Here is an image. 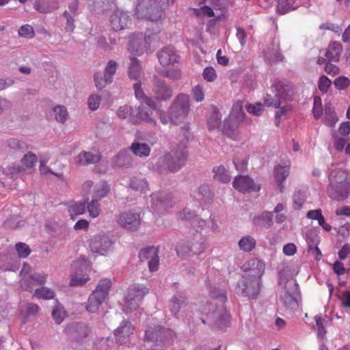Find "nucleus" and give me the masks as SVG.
Listing matches in <instances>:
<instances>
[{"instance_id": "obj_4", "label": "nucleus", "mask_w": 350, "mask_h": 350, "mask_svg": "<svg viewBox=\"0 0 350 350\" xmlns=\"http://www.w3.org/2000/svg\"><path fill=\"white\" fill-rule=\"evenodd\" d=\"M174 337L171 329L163 328L156 323H150L145 329L144 340L153 342L157 347L169 345Z\"/></svg>"}, {"instance_id": "obj_28", "label": "nucleus", "mask_w": 350, "mask_h": 350, "mask_svg": "<svg viewBox=\"0 0 350 350\" xmlns=\"http://www.w3.org/2000/svg\"><path fill=\"white\" fill-rule=\"evenodd\" d=\"M133 89L136 98L140 100L142 103H145L152 109L157 108V103L155 100L152 98L148 97L145 94L143 89L142 88L141 82L135 83L133 85Z\"/></svg>"}, {"instance_id": "obj_21", "label": "nucleus", "mask_w": 350, "mask_h": 350, "mask_svg": "<svg viewBox=\"0 0 350 350\" xmlns=\"http://www.w3.org/2000/svg\"><path fill=\"white\" fill-rule=\"evenodd\" d=\"M110 24L114 31H121L128 27L131 19L126 12L117 9L111 15Z\"/></svg>"}, {"instance_id": "obj_29", "label": "nucleus", "mask_w": 350, "mask_h": 350, "mask_svg": "<svg viewBox=\"0 0 350 350\" xmlns=\"http://www.w3.org/2000/svg\"><path fill=\"white\" fill-rule=\"evenodd\" d=\"M75 162L80 165H87L92 163H96L100 160L98 154H93L90 152L82 151L75 157Z\"/></svg>"}, {"instance_id": "obj_47", "label": "nucleus", "mask_w": 350, "mask_h": 350, "mask_svg": "<svg viewBox=\"0 0 350 350\" xmlns=\"http://www.w3.org/2000/svg\"><path fill=\"white\" fill-rule=\"evenodd\" d=\"M86 204L83 202H76L68 206V212L72 218L80 215L85 211Z\"/></svg>"}, {"instance_id": "obj_6", "label": "nucleus", "mask_w": 350, "mask_h": 350, "mask_svg": "<svg viewBox=\"0 0 350 350\" xmlns=\"http://www.w3.org/2000/svg\"><path fill=\"white\" fill-rule=\"evenodd\" d=\"M136 14L150 21H158L164 15V10L158 0H142L136 6Z\"/></svg>"}, {"instance_id": "obj_5", "label": "nucleus", "mask_w": 350, "mask_h": 350, "mask_svg": "<svg viewBox=\"0 0 350 350\" xmlns=\"http://www.w3.org/2000/svg\"><path fill=\"white\" fill-rule=\"evenodd\" d=\"M190 109V100L187 94H179L173 100L168 109L170 122L178 124L188 115Z\"/></svg>"}, {"instance_id": "obj_37", "label": "nucleus", "mask_w": 350, "mask_h": 350, "mask_svg": "<svg viewBox=\"0 0 350 350\" xmlns=\"http://www.w3.org/2000/svg\"><path fill=\"white\" fill-rule=\"evenodd\" d=\"M213 193L208 185H200L196 191V198L199 201L208 203L212 201Z\"/></svg>"}, {"instance_id": "obj_30", "label": "nucleus", "mask_w": 350, "mask_h": 350, "mask_svg": "<svg viewBox=\"0 0 350 350\" xmlns=\"http://www.w3.org/2000/svg\"><path fill=\"white\" fill-rule=\"evenodd\" d=\"M187 305V299L183 293L174 295L170 300V310L173 315L176 316L180 310Z\"/></svg>"}, {"instance_id": "obj_38", "label": "nucleus", "mask_w": 350, "mask_h": 350, "mask_svg": "<svg viewBox=\"0 0 350 350\" xmlns=\"http://www.w3.org/2000/svg\"><path fill=\"white\" fill-rule=\"evenodd\" d=\"M130 64L128 70V75L131 79L138 80L142 72V68L139 60L133 57H130Z\"/></svg>"}, {"instance_id": "obj_7", "label": "nucleus", "mask_w": 350, "mask_h": 350, "mask_svg": "<svg viewBox=\"0 0 350 350\" xmlns=\"http://www.w3.org/2000/svg\"><path fill=\"white\" fill-rule=\"evenodd\" d=\"M148 293V289L143 285L133 284L131 286L126 292L124 298L123 310L128 313L130 311L137 309L144 297Z\"/></svg>"}, {"instance_id": "obj_3", "label": "nucleus", "mask_w": 350, "mask_h": 350, "mask_svg": "<svg viewBox=\"0 0 350 350\" xmlns=\"http://www.w3.org/2000/svg\"><path fill=\"white\" fill-rule=\"evenodd\" d=\"M274 95L267 94L264 104L267 107L278 108L282 101L291 100L294 94L293 87L287 81H275L271 85Z\"/></svg>"}, {"instance_id": "obj_63", "label": "nucleus", "mask_w": 350, "mask_h": 350, "mask_svg": "<svg viewBox=\"0 0 350 350\" xmlns=\"http://www.w3.org/2000/svg\"><path fill=\"white\" fill-rule=\"evenodd\" d=\"M334 85L338 90H345L350 85V80L345 76H340L335 79Z\"/></svg>"}, {"instance_id": "obj_13", "label": "nucleus", "mask_w": 350, "mask_h": 350, "mask_svg": "<svg viewBox=\"0 0 350 350\" xmlns=\"http://www.w3.org/2000/svg\"><path fill=\"white\" fill-rule=\"evenodd\" d=\"M281 299L284 304L290 309H295L298 306L299 290L295 281H288L286 283V290Z\"/></svg>"}, {"instance_id": "obj_42", "label": "nucleus", "mask_w": 350, "mask_h": 350, "mask_svg": "<svg viewBox=\"0 0 350 350\" xmlns=\"http://www.w3.org/2000/svg\"><path fill=\"white\" fill-rule=\"evenodd\" d=\"M52 317L57 324L62 323L64 319L67 317L66 312L64 307L56 301V304L52 311Z\"/></svg>"}, {"instance_id": "obj_53", "label": "nucleus", "mask_w": 350, "mask_h": 350, "mask_svg": "<svg viewBox=\"0 0 350 350\" xmlns=\"http://www.w3.org/2000/svg\"><path fill=\"white\" fill-rule=\"evenodd\" d=\"M118 224L128 231H136L140 226V220H118Z\"/></svg>"}, {"instance_id": "obj_48", "label": "nucleus", "mask_w": 350, "mask_h": 350, "mask_svg": "<svg viewBox=\"0 0 350 350\" xmlns=\"http://www.w3.org/2000/svg\"><path fill=\"white\" fill-rule=\"evenodd\" d=\"M33 295L38 299H51L54 297L55 293L52 289L42 286L36 289Z\"/></svg>"}, {"instance_id": "obj_49", "label": "nucleus", "mask_w": 350, "mask_h": 350, "mask_svg": "<svg viewBox=\"0 0 350 350\" xmlns=\"http://www.w3.org/2000/svg\"><path fill=\"white\" fill-rule=\"evenodd\" d=\"M109 189L105 181H100L94 187L93 199L102 198L106 196Z\"/></svg>"}, {"instance_id": "obj_51", "label": "nucleus", "mask_w": 350, "mask_h": 350, "mask_svg": "<svg viewBox=\"0 0 350 350\" xmlns=\"http://www.w3.org/2000/svg\"><path fill=\"white\" fill-rule=\"evenodd\" d=\"M306 199V193L303 191H296L293 196V208L295 210L301 208Z\"/></svg>"}, {"instance_id": "obj_24", "label": "nucleus", "mask_w": 350, "mask_h": 350, "mask_svg": "<svg viewBox=\"0 0 350 350\" xmlns=\"http://www.w3.org/2000/svg\"><path fill=\"white\" fill-rule=\"evenodd\" d=\"M265 264L258 258H252L243 265L244 275H250V278H261L265 270Z\"/></svg>"}, {"instance_id": "obj_10", "label": "nucleus", "mask_w": 350, "mask_h": 350, "mask_svg": "<svg viewBox=\"0 0 350 350\" xmlns=\"http://www.w3.org/2000/svg\"><path fill=\"white\" fill-rule=\"evenodd\" d=\"M245 114L239 103L233 105L232 112L228 118L224 121L222 132L229 137H232L240 122L244 119Z\"/></svg>"}, {"instance_id": "obj_25", "label": "nucleus", "mask_w": 350, "mask_h": 350, "mask_svg": "<svg viewBox=\"0 0 350 350\" xmlns=\"http://www.w3.org/2000/svg\"><path fill=\"white\" fill-rule=\"evenodd\" d=\"M134 116H133V124H139L143 121L152 126H157L156 120L152 117V111L148 109L142 104L134 109Z\"/></svg>"}, {"instance_id": "obj_2", "label": "nucleus", "mask_w": 350, "mask_h": 350, "mask_svg": "<svg viewBox=\"0 0 350 350\" xmlns=\"http://www.w3.org/2000/svg\"><path fill=\"white\" fill-rule=\"evenodd\" d=\"M348 176L349 174L342 170H335L330 172L328 193L332 198L341 200L349 195L350 182L348 180Z\"/></svg>"}, {"instance_id": "obj_62", "label": "nucleus", "mask_w": 350, "mask_h": 350, "mask_svg": "<svg viewBox=\"0 0 350 350\" xmlns=\"http://www.w3.org/2000/svg\"><path fill=\"white\" fill-rule=\"evenodd\" d=\"M98 350H115L114 342L109 338H102L97 345Z\"/></svg>"}, {"instance_id": "obj_61", "label": "nucleus", "mask_w": 350, "mask_h": 350, "mask_svg": "<svg viewBox=\"0 0 350 350\" xmlns=\"http://www.w3.org/2000/svg\"><path fill=\"white\" fill-rule=\"evenodd\" d=\"M87 209L90 216L92 218L97 217L99 215V203L97 199H92L91 202L87 206Z\"/></svg>"}, {"instance_id": "obj_56", "label": "nucleus", "mask_w": 350, "mask_h": 350, "mask_svg": "<svg viewBox=\"0 0 350 350\" xmlns=\"http://www.w3.org/2000/svg\"><path fill=\"white\" fill-rule=\"evenodd\" d=\"M145 216V213L140 208H134L129 212H124L121 214L120 219H141Z\"/></svg>"}, {"instance_id": "obj_57", "label": "nucleus", "mask_w": 350, "mask_h": 350, "mask_svg": "<svg viewBox=\"0 0 350 350\" xmlns=\"http://www.w3.org/2000/svg\"><path fill=\"white\" fill-rule=\"evenodd\" d=\"M63 17L66 20V23L65 26L66 31L68 32L73 31L75 28V18L77 16L70 14V12H68V11L65 10L63 13Z\"/></svg>"}, {"instance_id": "obj_19", "label": "nucleus", "mask_w": 350, "mask_h": 350, "mask_svg": "<svg viewBox=\"0 0 350 350\" xmlns=\"http://www.w3.org/2000/svg\"><path fill=\"white\" fill-rule=\"evenodd\" d=\"M233 187L240 192L258 191L260 187L255 184L249 176L239 175L232 182Z\"/></svg>"}, {"instance_id": "obj_20", "label": "nucleus", "mask_w": 350, "mask_h": 350, "mask_svg": "<svg viewBox=\"0 0 350 350\" xmlns=\"http://www.w3.org/2000/svg\"><path fill=\"white\" fill-rule=\"evenodd\" d=\"M157 58L163 67L174 66L178 63L180 57L172 46H165L157 52Z\"/></svg>"}, {"instance_id": "obj_54", "label": "nucleus", "mask_w": 350, "mask_h": 350, "mask_svg": "<svg viewBox=\"0 0 350 350\" xmlns=\"http://www.w3.org/2000/svg\"><path fill=\"white\" fill-rule=\"evenodd\" d=\"M40 310V308L37 304L28 303L21 307V313L25 317L35 316Z\"/></svg>"}, {"instance_id": "obj_43", "label": "nucleus", "mask_w": 350, "mask_h": 350, "mask_svg": "<svg viewBox=\"0 0 350 350\" xmlns=\"http://www.w3.org/2000/svg\"><path fill=\"white\" fill-rule=\"evenodd\" d=\"M221 115L217 110L214 109L208 120V127L210 131L219 129L221 124Z\"/></svg>"}, {"instance_id": "obj_18", "label": "nucleus", "mask_w": 350, "mask_h": 350, "mask_svg": "<svg viewBox=\"0 0 350 350\" xmlns=\"http://www.w3.org/2000/svg\"><path fill=\"white\" fill-rule=\"evenodd\" d=\"M113 241L108 236H96L90 243V247L92 252L104 255L109 251L113 246Z\"/></svg>"}, {"instance_id": "obj_11", "label": "nucleus", "mask_w": 350, "mask_h": 350, "mask_svg": "<svg viewBox=\"0 0 350 350\" xmlns=\"http://www.w3.org/2000/svg\"><path fill=\"white\" fill-rule=\"evenodd\" d=\"M72 269L75 272L72 273L70 281V286L82 285L89 280V277L84 274L90 269V262L85 258H80L72 265Z\"/></svg>"}, {"instance_id": "obj_17", "label": "nucleus", "mask_w": 350, "mask_h": 350, "mask_svg": "<svg viewBox=\"0 0 350 350\" xmlns=\"http://www.w3.org/2000/svg\"><path fill=\"white\" fill-rule=\"evenodd\" d=\"M89 332V327L85 324L80 323H70L64 329L65 334L76 341H79L86 338Z\"/></svg>"}, {"instance_id": "obj_60", "label": "nucleus", "mask_w": 350, "mask_h": 350, "mask_svg": "<svg viewBox=\"0 0 350 350\" xmlns=\"http://www.w3.org/2000/svg\"><path fill=\"white\" fill-rule=\"evenodd\" d=\"M38 159L36 155L31 152H29L23 156L21 159V163L27 167L31 168L35 165Z\"/></svg>"}, {"instance_id": "obj_1", "label": "nucleus", "mask_w": 350, "mask_h": 350, "mask_svg": "<svg viewBox=\"0 0 350 350\" xmlns=\"http://www.w3.org/2000/svg\"><path fill=\"white\" fill-rule=\"evenodd\" d=\"M188 159V151L185 143H180L173 147L162 157L158 159L154 165V170L159 174L175 173L185 165Z\"/></svg>"}, {"instance_id": "obj_34", "label": "nucleus", "mask_w": 350, "mask_h": 350, "mask_svg": "<svg viewBox=\"0 0 350 350\" xmlns=\"http://www.w3.org/2000/svg\"><path fill=\"white\" fill-rule=\"evenodd\" d=\"M224 308L223 306H221L219 308L215 307V304H208L207 306H204L201 309V312L206 315H211L213 319H217L219 317V314H222V318L224 319L225 322L229 321V316L226 313H224Z\"/></svg>"}, {"instance_id": "obj_46", "label": "nucleus", "mask_w": 350, "mask_h": 350, "mask_svg": "<svg viewBox=\"0 0 350 350\" xmlns=\"http://www.w3.org/2000/svg\"><path fill=\"white\" fill-rule=\"evenodd\" d=\"M134 109L132 107L125 105L120 107L117 111V116L121 119H128L133 123V116H134Z\"/></svg>"}, {"instance_id": "obj_44", "label": "nucleus", "mask_w": 350, "mask_h": 350, "mask_svg": "<svg viewBox=\"0 0 350 350\" xmlns=\"http://www.w3.org/2000/svg\"><path fill=\"white\" fill-rule=\"evenodd\" d=\"M238 244L240 250L244 252H250L255 247L256 241L251 236L247 235L242 237Z\"/></svg>"}, {"instance_id": "obj_55", "label": "nucleus", "mask_w": 350, "mask_h": 350, "mask_svg": "<svg viewBox=\"0 0 350 350\" xmlns=\"http://www.w3.org/2000/svg\"><path fill=\"white\" fill-rule=\"evenodd\" d=\"M94 79L95 82L96 87L98 90L103 89L107 84L111 83L113 81H107V76L103 74L100 72H96L94 75Z\"/></svg>"}, {"instance_id": "obj_64", "label": "nucleus", "mask_w": 350, "mask_h": 350, "mask_svg": "<svg viewBox=\"0 0 350 350\" xmlns=\"http://www.w3.org/2000/svg\"><path fill=\"white\" fill-rule=\"evenodd\" d=\"M332 85L331 80L326 76L323 75L319 79V89L322 93H326Z\"/></svg>"}, {"instance_id": "obj_22", "label": "nucleus", "mask_w": 350, "mask_h": 350, "mask_svg": "<svg viewBox=\"0 0 350 350\" xmlns=\"http://www.w3.org/2000/svg\"><path fill=\"white\" fill-rule=\"evenodd\" d=\"M149 38V37H144L142 33L132 35L129 39V51L135 55H140L147 49Z\"/></svg>"}, {"instance_id": "obj_58", "label": "nucleus", "mask_w": 350, "mask_h": 350, "mask_svg": "<svg viewBox=\"0 0 350 350\" xmlns=\"http://www.w3.org/2000/svg\"><path fill=\"white\" fill-rule=\"evenodd\" d=\"M118 63L114 60H109L105 68L104 75L107 76V81H113V77L116 72Z\"/></svg>"}, {"instance_id": "obj_59", "label": "nucleus", "mask_w": 350, "mask_h": 350, "mask_svg": "<svg viewBox=\"0 0 350 350\" xmlns=\"http://www.w3.org/2000/svg\"><path fill=\"white\" fill-rule=\"evenodd\" d=\"M15 250L18 257L22 258H27L31 253V249L25 243L18 242L15 245Z\"/></svg>"}, {"instance_id": "obj_14", "label": "nucleus", "mask_w": 350, "mask_h": 350, "mask_svg": "<svg viewBox=\"0 0 350 350\" xmlns=\"http://www.w3.org/2000/svg\"><path fill=\"white\" fill-rule=\"evenodd\" d=\"M174 201L172 195L161 192L152 196V208L159 216L163 215L168 208L172 207Z\"/></svg>"}, {"instance_id": "obj_9", "label": "nucleus", "mask_w": 350, "mask_h": 350, "mask_svg": "<svg viewBox=\"0 0 350 350\" xmlns=\"http://www.w3.org/2000/svg\"><path fill=\"white\" fill-rule=\"evenodd\" d=\"M261 286L260 278H250V275H243L238 284L237 293L248 298H256L259 294Z\"/></svg>"}, {"instance_id": "obj_45", "label": "nucleus", "mask_w": 350, "mask_h": 350, "mask_svg": "<svg viewBox=\"0 0 350 350\" xmlns=\"http://www.w3.org/2000/svg\"><path fill=\"white\" fill-rule=\"evenodd\" d=\"M338 121V118L334 111L331 105H326L325 107L324 122L325 124L330 127L335 126Z\"/></svg>"}, {"instance_id": "obj_52", "label": "nucleus", "mask_w": 350, "mask_h": 350, "mask_svg": "<svg viewBox=\"0 0 350 350\" xmlns=\"http://www.w3.org/2000/svg\"><path fill=\"white\" fill-rule=\"evenodd\" d=\"M129 185L133 189L139 191H144L148 188V183L144 178H133Z\"/></svg>"}, {"instance_id": "obj_39", "label": "nucleus", "mask_w": 350, "mask_h": 350, "mask_svg": "<svg viewBox=\"0 0 350 350\" xmlns=\"http://www.w3.org/2000/svg\"><path fill=\"white\" fill-rule=\"evenodd\" d=\"M130 148L135 156L139 157H146L150 152V147L144 143L133 142Z\"/></svg>"}, {"instance_id": "obj_32", "label": "nucleus", "mask_w": 350, "mask_h": 350, "mask_svg": "<svg viewBox=\"0 0 350 350\" xmlns=\"http://www.w3.org/2000/svg\"><path fill=\"white\" fill-rule=\"evenodd\" d=\"M299 7V3L296 0H278L276 12L280 14H285L293 11Z\"/></svg>"}, {"instance_id": "obj_8", "label": "nucleus", "mask_w": 350, "mask_h": 350, "mask_svg": "<svg viewBox=\"0 0 350 350\" xmlns=\"http://www.w3.org/2000/svg\"><path fill=\"white\" fill-rule=\"evenodd\" d=\"M21 286L24 290L32 289L34 285H40L46 282L47 275L42 273L31 271V268L27 263H24L20 272Z\"/></svg>"}, {"instance_id": "obj_31", "label": "nucleus", "mask_w": 350, "mask_h": 350, "mask_svg": "<svg viewBox=\"0 0 350 350\" xmlns=\"http://www.w3.org/2000/svg\"><path fill=\"white\" fill-rule=\"evenodd\" d=\"M342 51L341 44L334 42L329 45L325 55L329 62H336L339 61Z\"/></svg>"}, {"instance_id": "obj_36", "label": "nucleus", "mask_w": 350, "mask_h": 350, "mask_svg": "<svg viewBox=\"0 0 350 350\" xmlns=\"http://www.w3.org/2000/svg\"><path fill=\"white\" fill-rule=\"evenodd\" d=\"M111 281L109 278H104L99 281L96 289L92 292L97 296L106 299L111 286Z\"/></svg>"}, {"instance_id": "obj_35", "label": "nucleus", "mask_w": 350, "mask_h": 350, "mask_svg": "<svg viewBox=\"0 0 350 350\" xmlns=\"http://www.w3.org/2000/svg\"><path fill=\"white\" fill-rule=\"evenodd\" d=\"M105 299L97 296L94 293H92L88 298L86 310L91 313H98Z\"/></svg>"}, {"instance_id": "obj_26", "label": "nucleus", "mask_w": 350, "mask_h": 350, "mask_svg": "<svg viewBox=\"0 0 350 350\" xmlns=\"http://www.w3.org/2000/svg\"><path fill=\"white\" fill-rule=\"evenodd\" d=\"M291 163L287 161L283 165H278L274 171V176L280 192H282L284 186L282 183L287 178L290 172Z\"/></svg>"}, {"instance_id": "obj_12", "label": "nucleus", "mask_w": 350, "mask_h": 350, "mask_svg": "<svg viewBox=\"0 0 350 350\" xmlns=\"http://www.w3.org/2000/svg\"><path fill=\"white\" fill-rule=\"evenodd\" d=\"M152 91L154 94L153 99L155 101H167L173 94L172 88L164 80L156 75L153 77Z\"/></svg>"}, {"instance_id": "obj_33", "label": "nucleus", "mask_w": 350, "mask_h": 350, "mask_svg": "<svg viewBox=\"0 0 350 350\" xmlns=\"http://www.w3.org/2000/svg\"><path fill=\"white\" fill-rule=\"evenodd\" d=\"M133 159L126 151L118 153L113 159V164L118 167H129L132 165Z\"/></svg>"}, {"instance_id": "obj_15", "label": "nucleus", "mask_w": 350, "mask_h": 350, "mask_svg": "<svg viewBox=\"0 0 350 350\" xmlns=\"http://www.w3.org/2000/svg\"><path fill=\"white\" fill-rule=\"evenodd\" d=\"M139 258L142 262H147L149 270L151 272L158 269L159 258L157 247L152 246L142 250L139 252Z\"/></svg>"}, {"instance_id": "obj_50", "label": "nucleus", "mask_w": 350, "mask_h": 350, "mask_svg": "<svg viewBox=\"0 0 350 350\" xmlns=\"http://www.w3.org/2000/svg\"><path fill=\"white\" fill-rule=\"evenodd\" d=\"M55 120L64 123L66 122L68 116L67 109L64 106L57 105L53 109Z\"/></svg>"}, {"instance_id": "obj_27", "label": "nucleus", "mask_w": 350, "mask_h": 350, "mask_svg": "<svg viewBox=\"0 0 350 350\" xmlns=\"http://www.w3.org/2000/svg\"><path fill=\"white\" fill-rule=\"evenodd\" d=\"M33 8L40 13H49L58 8V0H35Z\"/></svg>"}, {"instance_id": "obj_23", "label": "nucleus", "mask_w": 350, "mask_h": 350, "mask_svg": "<svg viewBox=\"0 0 350 350\" xmlns=\"http://www.w3.org/2000/svg\"><path fill=\"white\" fill-rule=\"evenodd\" d=\"M134 327L126 321H122L120 325L114 330L116 341L120 345L126 343L131 336L133 334Z\"/></svg>"}, {"instance_id": "obj_41", "label": "nucleus", "mask_w": 350, "mask_h": 350, "mask_svg": "<svg viewBox=\"0 0 350 350\" xmlns=\"http://www.w3.org/2000/svg\"><path fill=\"white\" fill-rule=\"evenodd\" d=\"M215 173L214 179L220 183H226L230 180V176L223 166L215 167L213 169Z\"/></svg>"}, {"instance_id": "obj_40", "label": "nucleus", "mask_w": 350, "mask_h": 350, "mask_svg": "<svg viewBox=\"0 0 350 350\" xmlns=\"http://www.w3.org/2000/svg\"><path fill=\"white\" fill-rule=\"evenodd\" d=\"M5 144L10 150L14 152L21 151L24 152L28 148L27 144L25 142L16 138L8 139Z\"/></svg>"}, {"instance_id": "obj_16", "label": "nucleus", "mask_w": 350, "mask_h": 350, "mask_svg": "<svg viewBox=\"0 0 350 350\" xmlns=\"http://www.w3.org/2000/svg\"><path fill=\"white\" fill-rule=\"evenodd\" d=\"M191 247L187 250H185V246H188L187 243H179L176 247L177 254L180 256H190L192 254H200L205 250L204 239L200 237H197L196 239L190 242Z\"/></svg>"}]
</instances>
